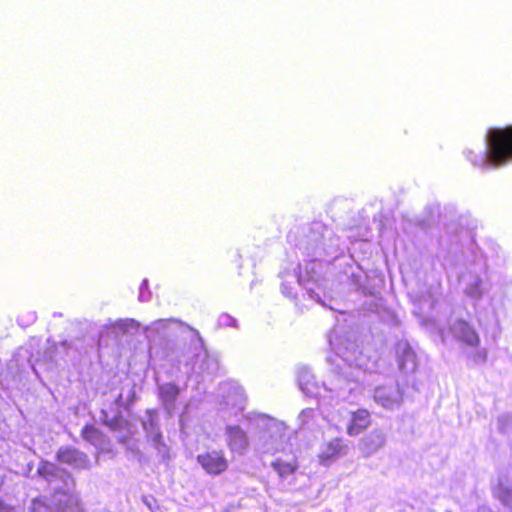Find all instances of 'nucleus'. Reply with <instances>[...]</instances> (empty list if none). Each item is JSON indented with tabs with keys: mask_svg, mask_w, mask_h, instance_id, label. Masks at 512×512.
Here are the masks:
<instances>
[{
	"mask_svg": "<svg viewBox=\"0 0 512 512\" xmlns=\"http://www.w3.org/2000/svg\"><path fill=\"white\" fill-rule=\"evenodd\" d=\"M512 162V125L493 127L486 133V160L483 166L501 167Z\"/></svg>",
	"mask_w": 512,
	"mask_h": 512,
	"instance_id": "1",
	"label": "nucleus"
},
{
	"mask_svg": "<svg viewBox=\"0 0 512 512\" xmlns=\"http://www.w3.org/2000/svg\"><path fill=\"white\" fill-rule=\"evenodd\" d=\"M201 468L211 476L225 473L229 468V461L223 450H208L196 457Z\"/></svg>",
	"mask_w": 512,
	"mask_h": 512,
	"instance_id": "2",
	"label": "nucleus"
},
{
	"mask_svg": "<svg viewBox=\"0 0 512 512\" xmlns=\"http://www.w3.org/2000/svg\"><path fill=\"white\" fill-rule=\"evenodd\" d=\"M455 338L469 347H477L480 345V337L474 327L466 320L458 319L450 327Z\"/></svg>",
	"mask_w": 512,
	"mask_h": 512,
	"instance_id": "3",
	"label": "nucleus"
},
{
	"mask_svg": "<svg viewBox=\"0 0 512 512\" xmlns=\"http://www.w3.org/2000/svg\"><path fill=\"white\" fill-rule=\"evenodd\" d=\"M56 460L77 469H85L88 466L87 455L72 446L60 447L56 453Z\"/></svg>",
	"mask_w": 512,
	"mask_h": 512,
	"instance_id": "4",
	"label": "nucleus"
},
{
	"mask_svg": "<svg viewBox=\"0 0 512 512\" xmlns=\"http://www.w3.org/2000/svg\"><path fill=\"white\" fill-rule=\"evenodd\" d=\"M372 423L370 412L365 408H358L350 412V418L346 426L349 436H357L364 432Z\"/></svg>",
	"mask_w": 512,
	"mask_h": 512,
	"instance_id": "5",
	"label": "nucleus"
},
{
	"mask_svg": "<svg viewBox=\"0 0 512 512\" xmlns=\"http://www.w3.org/2000/svg\"><path fill=\"white\" fill-rule=\"evenodd\" d=\"M226 442L231 451L242 453L249 445L246 432L239 426L226 428Z\"/></svg>",
	"mask_w": 512,
	"mask_h": 512,
	"instance_id": "6",
	"label": "nucleus"
},
{
	"mask_svg": "<svg viewBox=\"0 0 512 512\" xmlns=\"http://www.w3.org/2000/svg\"><path fill=\"white\" fill-rule=\"evenodd\" d=\"M345 449L343 440L341 438H333L326 442L319 454V458L322 462L329 461L339 457Z\"/></svg>",
	"mask_w": 512,
	"mask_h": 512,
	"instance_id": "7",
	"label": "nucleus"
},
{
	"mask_svg": "<svg viewBox=\"0 0 512 512\" xmlns=\"http://www.w3.org/2000/svg\"><path fill=\"white\" fill-rule=\"evenodd\" d=\"M384 443L383 433L380 430H374L362 438L360 447L366 454H370L381 448Z\"/></svg>",
	"mask_w": 512,
	"mask_h": 512,
	"instance_id": "8",
	"label": "nucleus"
},
{
	"mask_svg": "<svg viewBox=\"0 0 512 512\" xmlns=\"http://www.w3.org/2000/svg\"><path fill=\"white\" fill-rule=\"evenodd\" d=\"M81 437L85 441H87L93 445H97L103 441L104 434L95 425L88 423V424H85L83 426V428L81 429Z\"/></svg>",
	"mask_w": 512,
	"mask_h": 512,
	"instance_id": "9",
	"label": "nucleus"
},
{
	"mask_svg": "<svg viewBox=\"0 0 512 512\" xmlns=\"http://www.w3.org/2000/svg\"><path fill=\"white\" fill-rule=\"evenodd\" d=\"M272 467L281 477H286L297 471L298 463L296 460L285 462L281 459H277L272 463Z\"/></svg>",
	"mask_w": 512,
	"mask_h": 512,
	"instance_id": "10",
	"label": "nucleus"
},
{
	"mask_svg": "<svg viewBox=\"0 0 512 512\" xmlns=\"http://www.w3.org/2000/svg\"><path fill=\"white\" fill-rule=\"evenodd\" d=\"M160 395L165 402H174L179 395V388L174 383H167L161 387Z\"/></svg>",
	"mask_w": 512,
	"mask_h": 512,
	"instance_id": "11",
	"label": "nucleus"
},
{
	"mask_svg": "<svg viewBox=\"0 0 512 512\" xmlns=\"http://www.w3.org/2000/svg\"><path fill=\"white\" fill-rule=\"evenodd\" d=\"M405 353H406L407 357H410L412 360L415 359V353L410 347H407L405 349Z\"/></svg>",
	"mask_w": 512,
	"mask_h": 512,
	"instance_id": "12",
	"label": "nucleus"
},
{
	"mask_svg": "<svg viewBox=\"0 0 512 512\" xmlns=\"http://www.w3.org/2000/svg\"><path fill=\"white\" fill-rule=\"evenodd\" d=\"M480 356H481L483 359H485V358H486V352H485V351H482V352L480 353Z\"/></svg>",
	"mask_w": 512,
	"mask_h": 512,
	"instance_id": "13",
	"label": "nucleus"
},
{
	"mask_svg": "<svg viewBox=\"0 0 512 512\" xmlns=\"http://www.w3.org/2000/svg\"><path fill=\"white\" fill-rule=\"evenodd\" d=\"M473 155V151H468L467 156L470 158Z\"/></svg>",
	"mask_w": 512,
	"mask_h": 512,
	"instance_id": "14",
	"label": "nucleus"
}]
</instances>
